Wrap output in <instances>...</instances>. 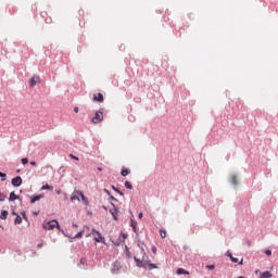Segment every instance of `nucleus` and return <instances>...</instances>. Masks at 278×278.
Segmentation results:
<instances>
[{"label":"nucleus","instance_id":"obj_1","mask_svg":"<svg viewBox=\"0 0 278 278\" xmlns=\"http://www.w3.org/2000/svg\"><path fill=\"white\" fill-rule=\"evenodd\" d=\"M88 237H92V240L96 241V243H104V237H101V232H98V230L92 229V232L86 235V238Z\"/></svg>","mask_w":278,"mask_h":278},{"label":"nucleus","instance_id":"obj_2","mask_svg":"<svg viewBox=\"0 0 278 278\" xmlns=\"http://www.w3.org/2000/svg\"><path fill=\"white\" fill-rule=\"evenodd\" d=\"M55 228L60 229V224H58L56 220H50V222L43 223V230L51 231Z\"/></svg>","mask_w":278,"mask_h":278},{"label":"nucleus","instance_id":"obj_3","mask_svg":"<svg viewBox=\"0 0 278 278\" xmlns=\"http://www.w3.org/2000/svg\"><path fill=\"white\" fill-rule=\"evenodd\" d=\"M86 198L83 191H73V195H70V201H79V199Z\"/></svg>","mask_w":278,"mask_h":278},{"label":"nucleus","instance_id":"obj_4","mask_svg":"<svg viewBox=\"0 0 278 278\" xmlns=\"http://www.w3.org/2000/svg\"><path fill=\"white\" fill-rule=\"evenodd\" d=\"M101 119H103V114H101V111H97L96 115L92 116V124L101 123Z\"/></svg>","mask_w":278,"mask_h":278},{"label":"nucleus","instance_id":"obj_5","mask_svg":"<svg viewBox=\"0 0 278 278\" xmlns=\"http://www.w3.org/2000/svg\"><path fill=\"white\" fill-rule=\"evenodd\" d=\"M136 262H137V267H147V269H150V270L156 269V265H153V264L143 265L142 262L137 261V260H136Z\"/></svg>","mask_w":278,"mask_h":278},{"label":"nucleus","instance_id":"obj_6","mask_svg":"<svg viewBox=\"0 0 278 278\" xmlns=\"http://www.w3.org/2000/svg\"><path fill=\"white\" fill-rule=\"evenodd\" d=\"M92 101H93V102H99V103H101V102L104 101V97L101 96V93L92 94Z\"/></svg>","mask_w":278,"mask_h":278},{"label":"nucleus","instance_id":"obj_7","mask_svg":"<svg viewBox=\"0 0 278 278\" xmlns=\"http://www.w3.org/2000/svg\"><path fill=\"white\" fill-rule=\"evenodd\" d=\"M38 83H40V77H31V79L28 80V85L31 86V88H34V86H36Z\"/></svg>","mask_w":278,"mask_h":278},{"label":"nucleus","instance_id":"obj_8","mask_svg":"<svg viewBox=\"0 0 278 278\" xmlns=\"http://www.w3.org/2000/svg\"><path fill=\"white\" fill-rule=\"evenodd\" d=\"M256 274H260V278H273V274L269 271L260 273V270H256Z\"/></svg>","mask_w":278,"mask_h":278},{"label":"nucleus","instance_id":"obj_9","mask_svg":"<svg viewBox=\"0 0 278 278\" xmlns=\"http://www.w3.org/2000/svg\"><path fill=\"white\" fill-rule=\"evenodd\" d=\"M12 187H21V177L12 178Z\"/></svg>","mask_w":278,"mask_h":278},{"label":"nucleus","instance_id":"obj_10","mask_svg":"<svg viewBox=\"0 0 278 278\" xmlns=\"http://www.w3.org/2000/svg\"><path fill=\"white\" fill-rule=\"evenodd\" d=\"M109 213L112 214V217L117 220V208L112 207V210H109Z\"/></svg>","mask_w":278,"mask_h":278},{"label":"nucleus","instance_id":"obj_11","mask_svg":"<svg viewBox=\"0 0 278 278\" xmlns=\"http://www.w3.org/2000/svg\"><path fill=\"white\" fill-rule=\"evenodd\" d=\"M228 257L231 258V263H235L237 265H243V262H239L237 261V258H235L232 255H230V253H228Z\"/></svg>","mask_w":278,"mask_h":278},{"label":"nucleus","instance_id":"obj_12","mask_svg":"<svg viewBox=\"0 0 278 278\" xmlns=\"http://www.w3.org/2000/svg\"><path fill=\"white\" fill-rule=\"evenodd\" d=\"M41 190L42 191H53V187H51L50 185H43L41 187Z\"/></svg>","mask_w":278,"mask_h":278},{"label":"nucleus","instance_id":"obj_13","mask_svg":"<svg viewBox=\"0 0 278 278\" xmlns=\"http://www.w3.org/2000/svg\"><path fill=\"white\" fill-rule=\"evenodd\" d=\"M40 199H43V195L31 197V204L36 203L37 201H40Z\"/></svg>","mask_w":278,"mask_h":278},{"label":"nucleus","instance_id":"obj_14","mask_svg":"<svg viewBox=\"0 0 278 278\" xmlns=\"http://www.w3.org/2000/svg\"><path fill=\"white\" fill-rule=\"evenodd\" d=\"M86 230H88V228H85V230H81L79 232H76V236L73 237V239H79L83 238V233L86 232Z\"/></svg>","mask_w":278,"mask_h":278},{"label":"nucleus","instance_id":"obj_15","mask_svg":"<svg viewBox=\"0 0 278 278\" xmlns=\"http://www.w3.org/2000/svg\"><path fill=\"white\" fill-rule=\"evenodd\" d=\"M176 275H188V271H186V269L179 268L176 269Z\"/></svg>","mask_w":278,"mask_h":278},{"label":"nucleus","instance_id":"obj_16","mask_svg":"<svg viewBox=\"0 0 278 278\" xmlns=\"http://www.w3.org/2000/svg\"><path fill=\"white\" fill-rule=\"evenodd\" d=\"M8 218V212L7 211H2V213H0V219L4 220Z\"/></svg>","mask_w":278,"mask_h":278},{"label":"nucleus","instance_id":"obj_17","mask_svg":"<svg viewBox=\"0 0 278 278\" xmlns=\"http://www.w3.org/2000/svg\"><path fill=\"white\" fill-rule=\"evenodd\" d=\"M17 200V195L14 194V192L9 193V201H15Z\"/></svg>","mask_w":278,"mask_h":278},{"label":"nucleus","instance_id":"obj_18","mask_svg":"<svg viewBox=\"0 0 278 278\" xmlns=\"http://www.w3.org/2000/svg\"><path fill=\"white\" fill-rule=\"evenodd\" d=\"M76 201L83 202V204L88 205V199L86 197L79 198V200Z\"/></svg>","mask_w":278,"mask_h":278},{"label":"nucleus","instance_id":"obj_19","mask_svg":"<svg viewBox=\"0 0 278 278\" xmlns=\"http://www.w3.org/2000/svg\"><path fill=\"white\" fill-rule=\"evenodd\" d=\"M130 174V170L128 169H122V177H127V175Z\"/></svg>","mask_w":278,"mask_h":278},{"label":"nucleus","instance_id":"obj_20","mask_svg":"<svg viewBox=\"0 0 278 278\" xmlns=\"http://www.w3.org/2000/svg\"><path fill=\"white\" fill-rule=\"evenodd\" d=\"M160 238L162 239L166 238V230H160Z\"/></svg>","mask_w":278,"mask_h":278},{"label":"nucleus","instance_id":"obj_21","mask_svg":"<svg viewBox=\"0 0 278 278\" xmlns=\"http://www.w3.org/2000/svg\"><path fill=\"white\" fill-rule=\"evenodd\" d=\"M231 185L237 186V176H231Z\"/></svg>","mask_w":278,"mask_h":278},{"label":"nucleus","instance_id":"obj_22","mask_svg":"<svg viewBox=\"0 0 278 278\" xmlns=\"http://www.w3.org/2000/svg\"><path fill=\"white\" fill-rule=\"evenodd\" d=\"M125 189H132V186H130V182L125 181Z\"/></svg>","mask_w":278,"mask_h":278},{"label":"nucleus","instance_id":"obj_23","mask_svg":"<svg viewBox=\"0 0 278 278\" xmlns=\"http://www.w3.org/2000/svg\"><path fill=\"white\" fill-rule=\"evenodd\" d=\"M15 225H21V216H15Z\"/></svg>","mask_w":278,"mask_h":278},{"label":"nucleus","instance_id":"obj_24","mask_svg":"<svg viewBox=\"0 0 278 278\" xmlns=\"http://www.w3.org/2000/svg\"><path fill=\"white\" fill-rule=\"evenodd\" d=\"M263 254H266V256H270L273 255V251L266 250V251H263Z\"/></svg>","mask_w":278,"mask_h":278},{"label":"nucleus","instance_id":"obj_25","mask_svg":"<svg viewBox=\"0 0 278 278\" xmlns=\"http://www.w3.org/2000/svg\"><path fill=\"white\" fill-rule=\"evenodd\" d=\"M117 268H119V264L115 263V265H113L112 270L113 271H117Z\"/></svg>","mask_w":278,"mask_h":278},{"label":"nucleus","instance_id":"obj_26","mask_svg":"<svg viewBox=\"0 0 278 278\" xmlns=\"http://www.w3.org/2000/svg\"><path fill=\"white\" fill-rule=\"evenodd\" d=\"M30 164V162H27V159H22V165Z\"/></svg>","mask_w":278,"mask_h":278},{"label":"nucleus","instance_id":"obj_27","mask_svg":"<svg viewBox=\"0 0 278 278\" xmlns=\"http://www.w3.org/2000/svg\"><path fill=\"white\" fill-rule=\"evenodd\" d=\"M70 159H72L73 161H79V157H76L73 154H70Z\"/></svg>","mask_w":278,"mask_h":278},{"label":"nucleus","instance_id":"obj_28","mask_svg":"<svg viewBox=\"0 0 278 278\" xmlns=\"http://www.w3.org/2000/svg\"><path fill=\"white\" fill-rule=\"evenodd\" d=\"M205 269L214 270V265H207V266H205Z\"/></svg>","mask_w":278,"mask_h":278},{"label":"nucleus","instance_id":"obj_29","mask_svg":"<svg viewBox=\"0 0 278 278\" xmlns=\"http://www.w3.org/2000/svg\"><path fill=\"white\" fill-rule=\"evenodd\" d=\"M112 190L115 192H118V194L124 195V193H121V191H117V188L112 187Z\"/></svg>","mask_w":278,"mask_h":278},{"label":"nucleus","instance_id":"obj_30","mask_svg":"<svg viewBox=\"0 0 278 278\" xmlns=\"http://www.w3.org/2000/svg\"><path fill=\"white\" fill-rule=\"evenodd\" d=\"M73 113H79V108H73Z\"/></svg>","mask_w":278,"mask_h":278},{"label":"nucleus","instance_id":"obj_31","mask_svg":"<svg viewBox=\"0 0 278 278\" xmlns=\"http://www.w3.org/2000/svg\"><path fill=\"white\" fill-rule=\"evenodd\" d=\"M2 201H4V195L1 194V191H0V203H1Z\"/></svg>","mask_w":278,"mask_h":278},{"label":"nucleus","instance_id":"obj_32","mask_svg":"<svg viewBox=\"0 0 278 278\" xmlns=\"http://www.w3.org/2000/svg\"><path fill=\"white\" fill-rule=\"evenodd\" d=\"M29 165L37 166V163L36 162H31V163H29Z\"/></svg>","mask_w":278,"mask_h":278},{"label":"nucleus","instance_id":"obj_33","mask_svg":"<svg viewBox=\"0 0 278 278\" xmlns=\"http://www.w3.org/2000/svg\"><path fill=\"white\" fill-rule=\"evenodd\" d=\"M143 214H137V218H142Z\"/></svg>","mask_w":278,"mask_h":278},{"label":"nucleus","instance_id":"obj_34","mask_svg":"<svg viewBox=\"0 0 278 278\" xmlns=\"http://www.w3.org/2000/svg\"><path fill=\"white\" fill-rule=\"evenodd\" d=\"M0 178H4V173L0 172Z\"/></svg>","mask_w":278,"mask_h":278},{"label":"nucleus","instance_id":"obj_35","mask_svg":"<svg viewBox=\"0 0 278 278\" xmlns=\"http://www.w3.org/2000/svg\"><path fill=\"white\" fill-rule=\"evenodd\" d=\"M42 247H43V244H37V249H40Z\"/></svg>","mask_w":278,"mask_h":278},{"label":"nucleus","instance_id":"obj_36","mask_svg":"<svg viewBox=\"0 0 278 278\" xmlns=\"http://www.w3.org/2000/svg\"><path fill=\"white\" fill-rule=\"evenodd\" d=\"M152 251H153V253H156V249H155V248H153V250H152Z\"/></svg>","mask_w":278,"mask_h":278},{"label":"nucleus","instance_id":"obj_37","mask_svg":"<svg viewBox=\"0 0 278 278\" xmlns=\"http://www.w3.org/2000/svg\"><path fill=\"white\" fill-rule=\"evenodd\" d=\"M97 170L101 172V167H99V169H97Z\"/></svg>","mask_w":278,"mask_h":278},{"label":"nucleus","instance_id":"obj_38","mask_svg":"<svg viewBox=\"0 0 278 278\" xmlns=\"http://www.w3.org/2000/svg\"><path fill=\"white\" fill-rule=\"evenodd\" d=\"M55 193H56V194H60V191H56Z\"/></svg>","mask_w":278,"mask_h":278},{"label":"nucleus","instance_id":"obj_39","mask_svg":"<svg viewBox=\"0 0 278 278\" xmlns=\"http://www.w3.org/2000/svg\"><path fill=\"white\" fill-rule=\"evenodd\" d=\"M103 192L108 193V190H105V191H103Z\"/></svg>","mask_w":278,"mask_h":278},{"label":"nucleus","instance_id":"obj_40","mask_svg":"<svg viewBox=\"0 0 278 278\" xmlns=\"http://www.w3.org/2000/svg\"><path fill=\"white\" fill-rule=\"evenodd\" d=\"M237 278H243V277H237Z\"/></svg>","mask_w":278,"mask_h":278}]
</instances>
